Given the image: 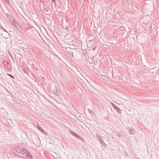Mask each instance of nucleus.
<instances>
[{"label": "nucleus", "instance_id": "nucleus-1", "mask_svg": "<svg viewBox=\"0 0 159 159\" xmlns=\"http://www.w3.org/2000/svg\"><path fill=\"white\" fill-rule=\"evenodd\" d=\"M16 151L17 155L23 158L33 159V157L28 150L25 148L19 147L16 148Z\"/></svg>", "mask_w": 159, "mask_h": 159}, {"label": "nucleus", "instance_id": "nucleus-2", "mask_svg": "<svg viewBox=\"0 0 159 159\" xmlns=\"http://www.w3.org/2000/svg\"><path fill=\"white\" fill-rule=\"evenodd\" d=\"M13 20L14 21H11V20L10 19V21L11 22L12 24L13 25V26L15 27L17 30H19L20 29V26H19V25L18 23L16 22L14 20Z\"/></svg>", "mask_w": 159, "mask_h": 159}, {"label": "nucleus", "instance_id": "nucleus-3", "mask_svg": "<svg viewBox=\"0 0 159 159\" xmlns=\"http://www.w3.org/2000/svg\"><path fill=\"white\" fill-rule=\"evenodd\" d=\"M69 133L71 134L78 138V139H81V137L76 134L73 131L70 130L69 131Z\"/></svg>", "mask_w": 159, "mask_h": 159}, {"label": "nucleus", "instance_id": "nucleus-4", "mask_svg": "<svg viewBox=\"0 0 159 159\" xmlns=\"http://www.w3.org/2000/svg\"><path fill=\"white\" fill-rule=\"evenodd\" d=\"M54 93L56 95H58L60 93V92L58 89L55 86L54 89L53 90Z\"/></svg>", "mask_w": 159, "mask_h": 159}, {"label": "nucleus", "instance_id": "nucleus-5", "mask_svg": "<svg viewBox=\"0 0 159 159\" xmlns=\"http://www.w3.org/2000/svg\"><path fill=\"white\" fill-rule=\"evenodd\" d=\"M96 136L98 139H99L101 144L102 145H104L105 144V143L103 141L102 139L101 138V137L98 134Z\"/></svg>", "mask_w": 159, "mask_h": 159}, {"label": "nucleus", "instance_id": "nucleus-6", "mask_svg": "<svg viewBox=\"0 0 159 159\" xmlns=\"http://www.w3.org/2000/svg\"><path fill=\"white\" fill-rule=\"evenodd\" d=\"M37 128L38 129H39V130H40L41 131L42 133L45 134V131L41 127H40L39 125H37L36 126Z\"/></svg>", "mask_w": 159, "mask_h": 159}, {"label": "nucleus", "instance_id": "nucleus-7", "mask_svg": "<svg viewBox=\"0 0 159 159\" xmlns=\"http://www.w3.org/2000/svg\"><path fill=\"white\" fill-rule=\"evenodd\" d=\"M129 134L131 135L134 134L135 133V130L134 129L131 128L129 129Z\"/></svg>", "mask_w": 159, "mask_h": 159}, {"label": "nucleus", "instance_id": "nucleus-8", "mask_svg": "<svg viewBox=\"0 0 159 159\" xmlns=\"http://www.w3.org/2000/svg\"><path fill=\"white\" fill-rule=\"evenodd\" d=\"M43 9L46 12H48L49 10V7L46 5H44L43 6Z\"/></svg>", "mask_w": 159, "mask_h": 159}, {"label": "nucleus", "instance_id": "nucleus-9", "mask_svg": "<svg viewBox=\"0 0 159 159\" xmlns=\"http://www.w3.org/2000/svg\"><path fill=\"white\" fill-rule=\"evenodd\" d=\"M123 156L126 158L129 157V156L128 155L127 152L125 150L123 151Z\"/></svg>", "mask_w": 159, "mask_h": 159}, {"label": "nucleus", "instance_id": "nucleus-10", "mask_svg": "<svg viewBox=\"0 0 159 159\" xmlns=\"http://www.w3.org/2000/svg\"><path fill=\"white\" fill-rule=\"evenodd\" d=\"M115 110H116V111L119 113H121L122 110H120L119 108L117 107L116 106L113 107Z\"/></svg>", "mask_w": 159, "mask_h": 159}, {"label": "nucleus", "instance_id": "nucleus-11", "mask_svg": "<svg viewBox=\"0 0 159 159\" xmlns=\"http://www.w3.org/2000/svg\"><path fill=\"white\" fill-rule=\"evenodd\" d=\"M0 28L3 31H5L6 32H7L8 33L7 31L2 26V25H0Z\"/></svg>", "mask_w": 159, "mask_h": 159}, {"label": "nucleus", "instance_id": "nucleus-12", "mask_svg": "<svg viewBox=\"0 0 159 159\" xmlns=\"http://www.w3.org/2000/svg\"><path fill=\"white\" fill-rule=\"evenodd\" d=\"M23 71H24V72L25 73H27L28 72V70L27 69H26L25 68H23Z\"/></svg>", "mask_w": 159, "mask_h": 159}, {"label": "nucleus", "instance_id": "nucleus-13", "mask_svg": "<svg viewBox=\"0 0 159 159\" xmlns=\"http://www.w3.org/2000/svg\"><path fill=\"white\" fill-rule=\"evenodd\" d=\"M7 75L9 76L10 77H11V78H12L13 79H15V78L12 75L10 74H7Z\"/></svg>", "mask_w": 159, "mask_h": 159}, {"label": "nucleus", "instance_id": "nucleus-14", "mask_svg": "<svg viewBox=\"0 0 159 159\" xmlns=\"http://www.w3.org/2000/svg\"><path fill=\"white\" fill-rule=\"evenodd\" d=\"M7 52H8V53L10 55V57H11V58H12V56H11V53H10V52L9 51H8H8H7Z\"/></svg>", "mask_w": 159, "mask_h": 159}, {"label": "nucleus", "instance_id": "nucleus-15", "mask_svg": "<svg viewBox=\"0 0 159 159\" xmlns=\"http://www.w3.org/2000/svg\"><path fill=\"white\" fill-rule=\"evenodd\" d=\"M110 102L111 104V105H112L113 107H114L116 105H115V104H114L113 102Z\"/></svg>", "mask_w": 159, "mask_h": 159}, {"label": "nucleus", "instance_id": "nucleus-16", "mask_svg": "<svg viewBox=\"0 0 159 159\" xmlns=\"http://www.w3.org/2000/svg\"><path fill=\"white\" fill-rule=\"evenodd\" d=\"M88 111L90 113H91V112H93L92 111V110H91V109H88Z\"/></svg>", "mask_w": 159, "mask_h": 159}, {"label": "nucleus", "instance_id": "nucleus-17", "mask_svg": "<svg viewBox=\"0 0 159 159\" xmlns=\"http://www.w3.org/2000/svg\"><path fill=\"white\" fill-rule=\"evenodd\" d=\"M65 30H69V28L68 26H66L65 27Z\"/></svg>", "mask_w": 159, "mask_h": 159}, {"label": "nucleus", "instance_id": "nucleus-18", "mask_svg": "<svg viewBox=\"0 0 159 159\" xmlns=\"http://www.w3.org/2000/svg\"><path fill=\"white\" fill-rule=\"evenodd\" d=\"M3 1H4L6 3H7V1H8V0H3Z\"/></svg>", "mask_w": 159, "mask_h": 159}, {"label": "nucleus", "instance_id": "nucleus-19", "mask_svg": "<svg viewBox=\"0 0 159 159\" xmlns=\"http://www.w3.org/2000/svg\"><path fill=\"white\" fill-rule=\"evenodd\" d=\"M96 47L95 48V47H93V50H95V48H96Z\"/></svg>", "mask_w": 159, "mask_h": 159}, {"label": "nucleus", "instance_id": "nucleus-20", "mask_svg": "<svg viewBox=\"0 0 159 159\" xmlns=\"http://www.w3.org/2000/svg\"><path fill=\"white\" fill-rule=\"evenodd\" d=\"M10 19L11 20V21H13V18H12V20H11V18L10 17Z\"/></svg>", "mask_w": 159, "mask_h": 159}, {"label": "nucleus", "instance_id": "nucleus-21", "mask_svg": "<svg viewBox=\"0 0 159 159\" xmlns=\"http://www.w3.org/2000/svg\"><path fill=\"white\" fill-rule=\"evenodd\" d=\"M55 1V0H52V2H54Z\"/></svg>", "mask_w": 159, "mask_h": 159}, {"label": "nucleus", "instance_id": "nucleus-22", "mask_svg": "<svg viewBox=\"0 0 159 159\" xmlns=\"http://www.w3.org/2000/svg\"><path fill=\"white\" fill-rule=\"evenodd\" d=\"M50 12H51V10H50Z\"/></svg>", "mask_w": 159, "mask_h": 159}]
</instances>
